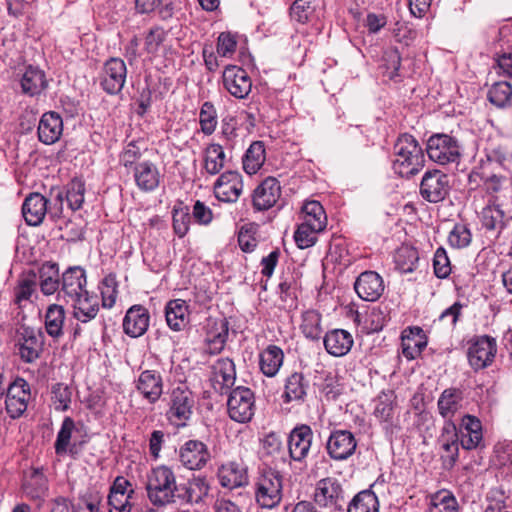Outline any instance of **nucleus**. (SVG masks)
I'll return each instance as SVG.
<instances>
[{
    "instance_id": "680f3d73",
    "label": "nucleus",
    "mask_w": 512,
    "mask_h": 512,
    "mask_svg": "<svg viewBox=\"0 0 512 512\" xmlns=\"http://www.w3.org/2000/svg\"><path fill=\"white\" fill-rule=\"evenodd\" d=\"M99 289L103 307L111 308L115 304L117 296L116 277L112 274L105 276L99 285Z\"/></svg>"
},
{
    "instance_id": "c03bdc74",
    "label": "nucleus",
    "mask_w": 512,
    "mask_h": 512,
    "mask_svg": "<svg viewBox=\"0 0 512 512\" xmlns=\"http://www.w3.org/2000/svg\"><path fill=\"white\" fill-rule=\"evenodd\" d=\"M510 217L496 204H487L481 211V221L487 230L500 232Z\"/></svg>"
},
{
    "instance_id": "20e7f679",
    "label": "nucleus",
    "mask_w": 512,
    "mask_h": 512,
    "mask_svg": "<svg viewBox=\"0 0 512 512\" xmlns=\"http://www.w3.org/2000/svg\"><path fill=\"white\" fill-rule=\"evenodd\" d=\"M283 498V476L274 469L260 471L255 481L256 503L265 509L277 507Z\"/></svg>"
},
{
    "instance_id": "603ef678",
    "label": "nucleus",
    "mask_w": 512,
    "mask_h": 512,
    "mask_svg": "<svg viewBox=\"0 0 512 512\" xmlns=\"http://www.w3.org/2000/svg\"><path fill=\"white\" fill-rule=\"evenodd\" d=\"M300 328L307 339L319 340L322 334L321 314L315 310L305 311Z\"/></svg>"
},
{
    "instance_id": "aec40b11",
    "label": "nucleus",
    "mask_w": 512,
    "mask_h": 512,
    "mask_svg": "<svg viewBox=\"0 0 512 512\" xmlns=\"http://www.w3.org/2000/svg\"><path fill=\"white\" fill-rule=\"evenodd\" d=\"M137 392L150 404H155L163 394V378L160 372L146 369L135 380Z\"/></svg>"
},
{
    "instance_id": "3c124183",
    "label": "nucleus",
    "mask_w": 512,
    "mask_h": 512,
    "mask_svg": "<svg viewBox=\"0 0 512 512\" xmlns=\"http://www.w3.org/2000/svg\"><path fill=\"white\" fill-rule=\"evenodd\" d=\"M487 98L491 104L498 108H505L511 104L512 85L507 81L494 83L488 90Z\"/></svg>"
},
{
    "instance_id": "4468645a",
    "label": "nucleus",
    "mask_w": 512,
    "mask_h": 512,
    "mask_svg": "<svg viewBox=\"0 0 512 512\" xmlns=\"http://www.w3.org/2000/svg\"><path fill=\"white\" fill-rule=\"evenodd\" d=\"M497 346L494 338L481 336L476 338L468 348V361L475 370L490 365L495 357Z\"/></svg>"
},
{
    "instance_id": "bb28decb",
    "label": "nucleus",
    "mask_w": 512,
    "mask_h": 512,
    "mask_svg": "<svg viewBox=\"0 0 512 512\" xmlns=\"http://www.w3.org/2000/svg\"><path fill=\"white\" fill-rule=\"evenodd\" d=\"M86 284L85 270L79 266L70 267L62 275L61 292L69 303L71 299L84 295L87 291Z\"/></svg>"
},
{
    "instance_id": "39448f33",
    "label": "nucleus",
    "mask_w": 512,
    "mask_h": 512,
    "mask_svg": "<svg viewBox=\"0 0 512 512\" xmlns=\"http://www.w3.org/2000/svg\"><path fill=\"white\" fill-rule=\"evenodd\" d=\"M426 151L429 159L439 165L458 164L462 156L459 141L442 133L429 137Z\"/></svg>"
},
{
    "instance_id": "de8ad7c7",
    "label": "nucleus",
    "mask_w": 512,
    "mask_h": 512,
    "mask_svg": "<svg viewBox=\"0 0 512 512\" xmlns=\"http://www.w3.org/2000/svg\"><path fill=\"white\" fill-rule=\"evenodd\" d=\"M266 160L265 146L261 141L253 142L243 157V169L249 175L256 174Z\"/></svg>"
},
{
    "instance_id": "9d476101",
    "label": "nucleus",
    "mask_w": 512,
    "mask_h": 512,
    "mask_svg": "<svg viewBox=\"0 0 512 512\" xmlns=\"http://www.w3.org/2000/svg\"><path fill=\"white\" fill-rule=\"evenodd\" d=\"M449 190V177L445 173L432 170L424 174L420 184V193L425 200L438 203L445 199Z\"/></svg>"
},
{
    "instance_id": "473e14b6",
    "label": "nucleus",
    "mask_w": 512,
    "mask_h": 512,
    "mask_svg": "<svg viewBox=\"0 0 512 512\" xmlns=\"http://www.w3.org/2000/svg\"><path fill=\"white\" fill-rule=\"evenodd\" d=\"M133 172L135 183L141 191H154L159 186L160 173L152 162L143 161L136 164Z\"/></svg>"
},
{
    "instance_id": "c9c22d12",
    "label": "nucleus",
    "mask_w": 512,
    "mask_h": 512,
    "mask_svg": "<svg viewBox=\"0 0 512 512\" xmlns=\"http://www.w3.org/2000/svg\"><path fill=\"white\" fill-rule=\"evenodd\" d=\"M20 84L24 94L37 96L47 88L48 81L42 69L29 65L22 74Z\"/></svg>"
},
{
    "instance_id": "cd10ccee",
    "label": "nucleus",
    "mask_w": 512,
    "mask_h": 512,
    "mask_svg": "<svg viewBox=\"0 0 512 512\" xmlns=\"http://www.w3.org/2000/svg\"><path fill=\"white\" fill-rule=\"evenodd\" d=\"M38 139L46 145L56 143L63 133L62 117L53 111L44 113L38 123Z\"/></svg>"
},
{
    "instance_id": "a18cd8bd",
    "label": "nucleus",
    "mask_w": 512,
    "mask_h": 512,
    "mask_svg": "<svg viewBox=\"0 0 512 512\" xmlns=\"http://www.w3.org/2000/svg\"><path fill=\"white\" fill-rule=\"evenodd\" d=\"M37 274L30 270L24 273L18 280L17 286L14 288V302L18 307L24 306V303L31 300L32 295L36 291Z\"/></svg>"
},
{
    "instance_id": "ddd939ff",
    "label": "nucleus",
    "mask_w": 512,
    "mask_h": 512,
    "mask_svg": "<svg viewBox=\"0 0 512 512\" xmlns=\"http://www.w3.org/2000/svg\"><path fill=\"white\" fill-rule=\"evenodd\" d=\"M30 386L22 378L16 379L7 389L5 405L8 415L16 419L27 409L30 400Z\"/></svg>"
},
{
    "instance_id": "e433bc0d",
    "label": "nucleus",
    "mask_w": 512,
    "mask_h": 512,
    "mask_svg": "<svg viewBox=\"0 0 512 512\" xmlns=\"http://www.w3.org/2000/svg\"><path fill=\"white\" fill-rule=\"evenodd\" d=\"M309 382L301 372L290 374L285 380L283 398L284 402H303L307 395Z\"/></svg>"
},
{
    "instance_id": "2eb2a0df",
    "label": "nucleus",
    "mask_w": 512,
    "mask_h": 512,
    "mask_svg": "<svg viewBox=\"0 0 512 512\" xmlns=\"http://www.w3.org/2000/svg\"><path fill=\"white\" fill-rule=\"evenodd\" d=\"M356 447L357 441L353 433L342 429L332 431L326 444L328 455L336 461L351 457Z\"/></svg>"
},
{
    "instance_id": "6e6552de",
    "label": "nucleus",
    "mask_w": 512,
    "mask_h": 512,
    "mask_svg": "<svg viewBox=\"0 0 512 512\" xmlns=\"http://www.w3.org/2000/svg\"><path fill=\"white\" fill-rule=\"evenodd\" d=\"M314 502L328 512L342 510L345 504V492L340 481L334 477L320 479L315 486Z\"/></svg>"
},
{
    "instance_id": "f03ea898",
    "label": "nucleus",
    "mask_w": 512,
    "mask_h": 512,
    "mask_svg": "<svg viewBox=\"0 0 512 512\" xmlns=\"http://www.w3.org/2000/svg\"><path fill=\"white\" fill-rule=\"evenodd\" d=\"M177 488L176 475L166 465L153 467L146 475L147 498L153 506L165 507L175 504Z\"/></svg>"
},
{
    "instance_id": "e2e57ef3",
    "label": "nucleus",
    "mask_w": 512,
    "mask_h": 512,
    "mask_svg": "<svg viewBox=\"0 0 512 512\" xmlns=\"http://www.w3.org/2000/svg\"><path fill=\"white\" fill-rule=\"evenodd\" d=\"M85 186L79 179H73L67 188L66 199L72 210H78L84 202Z\"/></svg>"
},
{
    "instance_id": "09e8293b",
    "label": "nucleus",
    "mask_w": 512,
    "mask_h": 512,
    "mask_svg": "<svg viewBox=\"0 0 512 512\" xmlns=\"http://www.w3.org/2000/svg\"><path fill=\"white\" fill-rule=\"evenodd\" d=\"M415 331L411 330L408 335L402 336V353L409 360L418 357L427 344L422 330L415 328Z\"/></svg>"
},
{
    "instance_id": "79ce46f5",
    "label": "nucleus",
    "mask_w": 512,
    "mask_h": 512,
    "mask_svg": "<svg viewBox=\"0 0 512 512\" xmlns=\"http://www.w3.org/2000/svg\"><path fill=\"white\" fill-rule=\"evenodd\" d=\"M65 322V309L58 304H51L47 307L45 313V330L47 334L59 339L63 335V326Z\"/></svg>"
},
{
    "instance_id": "6ab92c4d",
    "label": "nucleus",
    "mask_w": 512,
    "mask_h": 512,
    "mask_svg": "<svg viewBox=\"0 0 512 512\" xmlns=\"http://www.w3.org/2000/svg\"><path fill=\"white\" fill-rule=\"evenodd\" d=\"M457 430L463 449L474 450L484 447L482 423L476 416L464 415Z\"/></svg>"
},
{
    "instance_id": "c756f323",
    "label": "nucleus",
    "mask_w": 512,
    "mask_h": 512,
    "mask_svg": "<svg viewBox=\"0 0 512 512\" xmlns=\"http://www.w3.org/2000/svg\"><path fill=\"white\" fill-rule=\"evenodd\" d=\"M323 343L328 354L343 357L350 352L354 340L347 330L333 329L325 334Z\"/></svg>"
},
{
    "instance_id": "5701e85b",
    "label": "nucleus",
    "mask_w": 512,
    "mask_h": 512,
    "mask_svg": "<svg viewBox=\"0 0 512 512\" xmlns=\"http://www.w3.org/2000/svg\"><path fill=\"white\" fill-rule=\"evenodd\" d=\"M217 477L222 487L234 489L248 484V471L242 461H227L218 468Z\"/></svg>"
},
{
    "instance_id": "69168bd1",
    "label": "nucleus",
    "mask_w": 512,
    "mask_h": 512,
    "mask_svg": "<svg viewBox=\"0 0 512 512\" xmlns=\"http://www.w3.org/2000/svg\"><path fill=\"white\" fill-rule=\"evenodd\" d=\"M448 241L454 248H465L471 242V232L465 225L456 224L448 236Z\"/></svg>"
},
{
    "instance_id": "13d9d810",
    "label": "nucleus",
    "mask_w": 512,
    "mask_h": 512,
    "mask_svg": "<svg viewBox=\"0 0 512 512\" xmlns=\"http://www.w3.org/2000/svg\"><path fill=\"white\" fill-rule=\"evenodd\" d=\"M75 423L72 418L65 417L55 441V452L57 455L67 453Z\"/></svg>"
},
{
    "instance_id": "4be33fe9",
    "label": "nucleus",
    "mask_w": 512,
    "mask_h": 512,
    "mask_svg": "<svg viewBox=\"0 0 512 512\" xmlns=\"http://www.w3.org/2000/svg\"><path fill=\"white\" fill-rule=\"evenodd\" d=\"M211 384L216 392L227 393L235 384L236 368L229 358L218 359L211 367Z\"/></svg>"
},
{
    "instance_id": "c85d7f7f",
    "label": "nucleus",
    "mask_w": 512,
    "mask_h": 512,
    "mask_svg": "<svg viewBox=\"0 0 512 512\" xmlns=\"http://www.w3.org/2000/svg\"><path fill=\"white\" fill-rule=\"evenodd\" d=\"M209 484L204 477H193L186 483L178 484L176 503H199L207 496Z\"/></svg>"
},
{
    "instance_id": "864d4df0",
    "label": "nucleus",
    "mask_w": 512,
    "mask_h": 512,
    "mask_svg": "<svg viewBox=\"0 0 512 512\" xmlns=\"http://www.w3.org/2000/svg\"><path fill=\"white\" fill-rule=\"evenodd\" d=\"M172 219L174 233L179 238L184 237L188 233L191 223L189 207L182 203L175 205L172 210Z\"/></svg>"
},
{
    "instance_id": "ea45409f",
    "label": "nucleus",
    "mask_w": 512,
    "mask_h": 512,
    "mask_svg": "<svg viewBox=\"0 0 512 512\" xmlns=\"http://www.w3.org/2000/svg\"><path fill=\"white\" fill-rule=\"evenodd\" d=\"M301 223H304L312 230L315 228L323 231L327 226V215L320 202L316 200L307 201L304 203L301 210Z\"/></svg>"
},
{
    "instance_id": "412c9836",
    "label": "nucleus",
    "mask_w": 512,
    "mask_h": 512,
    "mask_svg": "<svg viewBox=\"0 0 512 512\" xmlns=\"http://www.w3.org/2000/svg\"><path fill=\"white\" fill-rule=\"evenodd\" d=\"M281 196L280 182L274 177L265 178L254 190L253 207L258 211L272 208Z\"/></svg>"
},
{
    "instance_id": "4d7b16f0",
    "label": "nucleus",
    "mask_w": 512,
    "mask_h": 512,
    "mask_svg": "<svg viewBox=\"0 0 512 512\" xmlns=\"http://www.w3.org/2000/svg\"><path fill=\"white\" fill-rule=\"evenodd\" d=\"M394 410V395L391 391L380 393L375 399L374 415L381 421L392 419Z\"/></svg>"
},
{
    "instance_id": "f257e3e1",
    "label": "nucleus",
    "mask_w": 512,
    "mask_h": 512,
    "mask_svg": "<svg viewBox=\"0 0 512 512\" xmlns=\"http://www.w3.org/2000/svg\"><path fill=\"white\" fill-rule=\"evenodd\" d=\"M511 167L512 146L504 141H488L483 156L468 174L470 189L482 185L492 199L496 198L510 181Z\"/></svg>"
},
{
    "instance_id": "58836bf2",
    "label": "nucleus",
    "mask_w": 512,
    "mask_h": 512,
    "mask_svg": "<svg viewBox=\"0 0 512 512\" xmlns=\"http://www.w3.org/2000/svg\"><path fill=\"white\" fill-rule=\"evenodd\" d=\"M462 392L457 388H447L439 396L437 408L445 421H452L453 416L461 408Z\"/></svg>"
},
{
    "instance_id": "f3484780",
    "label": "nucleus",
    "mask_w": 512,
    "mask_h": 512,
    "mask_svg": "<svg viewBox=\"0 0 512 512\" xmlns=\"http://www.w3.org/2000/svg\"><path fill=\"white\" fill-rule=\"evenodd\" d=\"M442 450L441 459L447 468H452L459 457V435L453 421H445L438 438Z\"/></svg>"
},
{
    "instance_id": "1a4fd4ad",
    "label": "nucleus",
    "mask_w": 512,
    "mask_h": 512,
    "mask_svg": "<svg viewBox=\"0 0 512 512\" xmlns=\"http://www.w3.org/2000/svg\"><path fill=\"white\" fill-rule=\"evenodd\" d=\"M127 78V67L121 58L112 57L108 59L100 74V85L103 90L110 94H118L124 87Z\"/></svg>"
},
{
    "instance_id": "a211bd4d",
    "label": "nucleus",
    "mask_w": 512,
    "mask_h": 512,
    "mask_svg": "<svg viewBox=\"0 0 512 512\" xmlns=\"http://www.w3.org/2000/svg\"><path fill=\"white\" fill-rule=\"evenodd\" d=\"M215 197L222 202H236L243 191L242 176L237 171L222 173L214 183Z\"/></svg>"
},
{
    "instance_id": "5fc2aeb1",
    "label": "nucleus",
    "mask_w": 512,
    "mask_h": 512,
    "mask_svg": "<svg viewBox=\"0 0 512 512\" xmlns=\"http://www.w3.org/2000/svg\"><path fill=\"white\" fill-rule=\"evenodd\" d=\"M217 111L213 103L206 101L202 104L199 112V124L201 131L205 135H211L215 132L218 119Z\"/></svg>"
},
{
    "instance_id": "f704fd0d",
    "label": "nucleus",
    "mask_w": 512,
    "mask_h": 512,
    "mask_svg": "<svg viewBox=\"0 0 512 512\" xmlns=\"http://www.w3.org/2000/svg\"><path fill=\"white\" fill-rule=\"evenodd\" d=\"M165 319L171 330H184L189 324V310L186 301L182 299L168 301L165 306Z\"/></svg>"
},
{
    "instance_id": "6e6d98bb",
    "label": "nucleus",
    "mask_w": 512,
    "mask_h": 512,
    "mask_svg": "<svg viewBox=\"0 0 512 512\" xmlns=\"http://www.w3.org/2000/svg\"><path fill=\"white\" fill-rule=\"evenodd\" d=\"M315 9L314 0H295L290 7V16L298 23L305 24L312 20Z\"/></svg>"
},
{
    "instance_id": "052dcab7",
    "label": "nucleus",
    "mask_w": 512,
    "mask_h": 512,
    "mask_svg": "<svg viewBox=\"0 0 512 512\" xmlns=\"http://www.w3.org/2000/svg\"><path fill=\"white\" fill-rule=\"evenodd\" d=\"M321 231L316 229L312 230V227L300 223L294 232V240L298 248L306 249L314 246L317 242V235Z\"/></svg>"
},
{
    "instance_id": "dca6fc26",
    "label": "nucleus",
    "mask_w": 512,
    "mask_h": 512,
    "mask_svg": "<svg viewBox=\"0 0 512 512\" xmlns=\"http://www.w3.org/2000/svg\"><path fill=\"white\" fill-rule=\"evenodd\" d=\"M207 445L199 440H188L179 449V460L189 470H200L210 460Z\"/></svg>"
},
{
    "instance_id": "8fccbe9b",
    "label": "nucleus",
    "mask_w": 512,
    "mask_h": 512,
    "mask_svg": "<svg viewBox=\"0 0 512 512\" xmlns=\"http://www.w3.org/2000/svg\"><path fill=\"white\" fill-rule=\"evenodd\" d=\"M428 512H459V504L450 491L440 490L431 496Z\"/></svg>"
},
{
    "instance_id": "f8f14e48",
    "label": "nucleus",
    "mask_w": 512,
    "mask_h": 512,
    "mask_svg": "<svg viewBox=\"0 0 512 512\" xmlns=\"http://www.w3.org/2000/svg\"><path fill=\"white\" fill-rule=\"evenodd\" d=\"M222 82L227 92L237 99L246 98L252 89V81L248 73L236 65L225 67Z\"/></svg>"
},
{
    "instance_id": "bf43d9fd",
    "label": "nucleus",
    "mask_w": 512,
    "mask_h": 512,
    "mask_svg": "<svg viewBox=\"0 0 512 512\" xmlns=\"http://www.w3.org/2000/svg\"><path fill=\"white\" fill-rule=\"evenodd\" d=\"M52 404L57 411L69 409L72 399V390L63 383H57L52 387Z\"/></svg>"
},
{
    "instance_id": "a878e982",
    "label": "nucleus",
    "mask_w": 512,
    "mask_h": 512,
    "mask_svg": "<svg viewBox=\"0 0 512 512\" xmlns=\"http://www.w3.org/2000/svg\"><path fill=\"white\" fill-rule=\"evenodd\" d=\"M150 324V314L142 305H133L123 319V331L131 338H138L146 333Z\"/></svg>"
},
{
    "instance_id": "a19ab883",
    "label": "nucleus",
    "mask_w": 512,
    "mask_h": 512,
    "mask_svg": "<svg viewBox=\"0 0 512 512\" xmlns=\"http://www.w3.org/2000/svg\"><path fill=\"white\" fill-rule=\"evenodd\" d=\"M60 285L59 269L56 263L45 262L39 268V286L41 292L46 295L54 294Z\"/></svg>"
},
{
    "instance_id": "49530a36",
    "label": "nucleus",
    "mask_w": 512,
    "mask_h": 512,
    "mask_svg": "<svg viewBox=\"0 0 512 512\" xmlns=\"http://www.w3.org/2000/svg\"><path fill=\"white\" fill-rule=\"evenodd\" d=\"M377 495L370 489L358 492L347 506V512H379Z\"/></svg>"
},
{
    "instance_id": "393cba45",
    "label": "nucleus",
    "mask_w": 512,
    "mask_h": 512,
    "mask_svg": "<svg viewBox=\"0 0 512 512\" xmlns=\"http://www.w3.org/2000/svg\"><path fill=\"white\" fill-rule=\"evenodd\" d=\"M384 288L382 277L375 271L361 273L354 283L357 295L365 301L378 300L383 294Z\"/></svg>"
},
{
    "instance_id": "37998d69",
    "label": "nucleus",
    "mask_w": 512,
    "mask_h": 512,
    "mask_svg": "<svg viewBox=\"0 0 512 512\" xmlns=\"http://www.w3.org/2000/svg\"><path fill=\"white\" fill-rule=\"evenodd\" d=\"M226 154L220 144H209L203 155V167L210 175L218 174L225 166Z\"/></svg>"
},
{
    "instance_id": "2f4dec72",
    "label": "nucleus",
    "mask_w": 512,
    "mask_h": 512,
    "mask_svg": "<svg viewBox=\"0 0 512 512\" xmlns=\"http://www.w3.org/2000/svg\"><path fill=\"white\" fill-rule=\"evenodd\" d=\"M48 200L40 193L28 195L22 205V214L26 223L30 226L40 225L47 212Z\"/></svg>"
},
{
    "instance_id": "774afa93",
    "label": "nucleus",
    "mask_w": 512,
    "mask_h": 512,
    "mask_svg": "<svg viewBox=\"0 0 512 512\" xmlns=\"http://www.w3.org/2000/svg\"><path fill=\"white\" fill-rule=\"evenodd\" d=\"M132 496L109 492L108 505L109 512H131L132 505L130 499Z\"/></svg>"
},
{
    "instance_id": "9b49d317",
    "label": "nucleus",
    "mask_w": 512,
    "mask_h": 512,
    "mask_svg": "<svg viewBox=\"0 0 512 512\" xmlns=\"http://www.w3.org/2000/svg\"><path fill=\"white\" fill-rule=\"evenodd\" d=\"M19 355L26 363L35 362L43 352L44 335L40 330L22 326L19 330Z\"/></svg>"
},
{
    "instance_id": "0eeeda50",
    "label": "nucleus",
    "mask_w": 512,
    "mask_h": 512,
    "mask_svg": "<svg viewBox=\"0 0 512 512\" xmlns=\"http://www.w3.org/2000/svg\"><path fill=\"white\" fill-rule=\"evenodd\" d=\"M255 410V396L250 388L238 386L229 393L227 411L231 420L248 423L253 418Z\"/></svg>"
},
{
    "instance_id": "72a5a7b5",
    "label": "nucleus",
    "mask_w": 512,
    "mask_h": 512,
    "mask_svg": "<svg viewBox=\"0 0 512 512\" xmlns=\"http://www.w3.org/2000/svg\"><path fill=\"white\" fill-rule=\"evenodd\" d=\"M73 306V316L82 323H87L94 319L99 311V302L97 295L89 294L79 295L69 301Z\"/></svg>"
},
{
    "instance_id": "338daca9",
    "label": "nucleus",
    "mask_w": 512,
    "mask_h": 512,
    "mask_svg": "<svg viewBox=\"0 0 512 512\" xmlns=\"http://www.w3.org/2000/svg\"><path fill=\"white\" fill-rule=\"evenodd\" d=\"M434 273L438 278H446L451 273L450 260L446 253V250L439 247L433 258Z\"/></svg>"
},
{
    "instance_id": "423d86ee",
    "label": "nucleus",
    "mask_w": 512,
    "mask_h": 512,
    "mask_svg": "<svg viewBox=\"0 0 512 512\" xmlns=\"http://www.w3.org/2000/svg\"><path fill=\"white\" fill-rule=\"evenodd\" d=\"M195 400L192 392L184 385L175 387L170 394L168 421L175 427H185L193 414Z\"/></svg>"
},
{
    "instance_id": "4c0bfd02",
    "label": "nucleus",
    "mask_w": 512,
    "mask_h": 512,
    "mask_svg": "<svg viewBox=\"0 0 512 512\" xmlns=\"http://www.w3.org/2000/svg\"><path fill=\"white\" fill-rule=\"evenodd\" d=\"M283 350L276 345H269L259 354V367L267 377H274L283 365Z\"/></svg>"
},
{
    "instance_id": "7ed1b4c3",
    "label": "nucleus",
    "mask_w": 512,
    "mask_h": 512,
    "mask_svg": "<svg viewBox=\"0 0 512 512\" xmlns=\"http://www.w3.org/2000/svg\"><path fill=\"white\" fill-rule=\"evenodd\" d=\"M393 170L401 177H410L419 173L425 164L423 149L418 141L409 134H402L394 144Z\"/></svg>"
},
{
    "instance_id": "7c9ffc66",
    "label": "nucleus",
    "mask_w": 512,
    "mask_h": 512,
    "mask_svg": "<svg viewBox=\"0 0 512 512\" xmlns=\"http://www.w3.org/2000/svg\"><path fill=\"white\" fill-rule=\"evenodd\" d=\"M23 493L31 500L41 501L48 492V480L40 468L25 473L22 482Z\"/></svg>"
},
{
    "instance_id": "b1692460",
    "label": "nucleus",
    "mask_w": 512,
    "mask_h": 512,
    "mask_svg": "<svg viewBox=\"0 0 512 512\" xmlns=\"http://www.w3.org/2000/svg\"><path fill=\"white\" fill-rule=\"evenodd\" d=\"M313 432L308 425L296 426L288 437V451L294 461H303L311 448Z\"/></svg>"
},
{
    "instance_id": "0e129e2a",
    "label": "nucleus",
    "mask_w": 512,
    "mask_h": 512,
    "mask_svg": "<svg viewBox=\"0 0 512 512\" xmlns=\"http://www.w3.org/2000/svg\"><path fill=\"white\" fill-rule=\"evenodd\" d=\"M221 138L226 148L233 149L237 143V120L234 116H226L221 121Z\"/></svg>"
}]
</instances>
